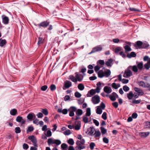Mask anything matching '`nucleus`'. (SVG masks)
Masks as SVG:
<instances>
[{"mask_svg":"<svg viewBox=\"0 0 150 150\" xmlns=\"http://www.w3.org/2000/svg\"><path fill=\"white\" fill-rule=\"evenodd\" d=\"M41 111L45 115H47L48 114V112L47 110L46 109H42Z\"/></svg>","mask_w":150,"mask_h":150,"instance_id":"obj_41","label":"nucleus"},{"mask_svg":"<svg viewBox=\"0 0 150 150\" xmlns=\"http://www.w3.org/2000/svg\"><path fill=\"white\" fill-rule=\"evenodd\" d=\"M127 97L129 100L131 99L133 97V94L131 91L127 94Z\"/></svg>","mask_w":150,"mask_h":150,"instance_id":"obj_37","label":"nucleus"},{"mask_svg":"<svg viewBox=\"0 0 150 150\" xmlns=\"http://www.w3.org/2000/svg\"><path fill=\"white\" fill-rule=\"evenodd\" d=\"M69 79L72 81L76 83L77 82V80L76 79V77H75L73 75H70L69 76Z\"/></svg>","mask_w":150,"mask_h":150,"instance_id":"obj_33","label":"nucleus"},{"mask_svg":"<svg viewBox=\"0 0 150 150\" xmlns=\"http://www.w3.org/2000/svg\"><path fill=\"white\" fill-rule=\"evenodd\" d=\"M84 101V99L83 98H80L78 100V102L79 104H81L83 103Z\"/></svg>","mask_w":150,"mask_h":150,"instance_id":"obj_48","label":"nucleus"},{"mask_svg":"<svg viewBox=\"0 0 150 150\" xmlns=\"http://www.w3.org/2000/svg\"><path fill=\"white\" fill-rule=\"evenodd\" d=\"M72 86L71 82L69 81H67L64 83V87L63 88V90H65L66 88H68Z\"/></svg>","mask_w":150,"mask_h":150,"instance_id":"obj_11","label":"nucleus"},{"mask_svg":"<svg viewBox=\"0 0 150 150\" xmlns=\"http://www.w3.org/2000/svg\"><path fill=\"white\" fill-rule=\"evenodd\" d=\"M142 42L140 41H138L136 42V45H135V47H137L139 49H142Z\"/></svg>","mask_w":150,"mask_h":150,"instance_id":"obj_20","label":"nucleus"},{"mask_svg":"<svg viewBox=\"0 0 150 150\" xmlns=\"http://www.w3.org/2000/svg\"><path fill=\"white\" fill-rule=\"evenodd\" d=\"M91 101L94 104L98 103L100 101V98L98 95H95L92 98Z\"/></svg>","mask_w":150,"mask_h":150,"instance_id":"obj_5","label":"nucleus"},{"mask_svg":"<svg viewBox=\"0 0 150 150\" xmlns=\"http://www.w3.org/2000/svg\"><path fill=\"white\" fill-rule=\"evenodd\" d=\"M28 145L25 143H24L23 145V148L24 149L26 150L28 148Z\"/></svg>","mask_w":150,"mask_h":150,"instance_id":"obj_62","label":"nucleus"},{"mask_svg":"<svg viewBox=\"0 0 150 150\" xmlns=\"http://www.w3.org/2000/svg\"><path fill=\"white\" fill-rule=\"evenodd\" d=\"M68 143L70 145H73L74 144V142L72 139L71 138L68 140Z\"/></svg>","mask_w":150,"mask_h":150,"instance_id":"obj_50","label":"nucleus"},{"mask_svg":"<svg viewBox=\"0 0 150 150\" xmlns=\"http://www.w3.org/2000/svg\"><path fill=\"white\" fill-rule=\"evenodd\" d=\"M44 40L42 38L39 37L38 38V44L39 45L43 43Z\"/></svg>","mask_w":150,"mask_h":150,"instance_id":"obj_43","label":"nucleus"},{"mask_svg":"<svg viewBox=\"0 0 150 150\" xmlns=\"http://www.w3.org/2000/svg\"><path fill=\"white\" fill-rule=\"evenodd\" d=\"M104 76L106 77H108L111 74V71L110 70L107 69L106 71H103Z\"/></svg>","mask_w":150,"mask_h":150,"instance_id":"obj_23","label":"nucleus"},{"mask_svg":"<svg viewBox=\"0 0 150 150\" xmlns=\"http://www.w3.org/2000/svg\"><path fill=\"white\" fill-rule=\"evenodd\" d=\"M136 64H137V67L138 69L140 70H142L143 67V64L142 62H136Z\"/></svg>","mask_w":150,"mask_h":150,"instance_id":"obj_15","label":"nucleus"},{"mask_svg":"<svg viewBox=\"0 0 150 150\" xmlns=\"http://www.w3.org/2000/svg\"><path fill=\"white\" fill-rule=\"evenodd\" d=\"M17 110L16 109H11L10 111V114L13 116L17 114Z\"/></svg>","mask_w":150,"mask_h":150,"instance_id":"obj_29","label":"nucleus"},{"mask_svg":"<svg viewBox=\"0 0 150 150\" xmlns=\"http://www.w3.org/2000/svg\"><path fill=\"white\" fill-rule=\"evenodd\" d=\"M22 120H23L22 117L21 116H18L16 118V120L18 122H20Z\"/></svg>","mask_w":150,"mask_h":150,"instance_id":"obj_44","label":"nucleus"},{"mask_svg":"<svg viewBox=\"0 0 150 150\" xmlns=\"http://www.w3.org/2000/svg\"><path fill=\"white\" fill-rule=\"evenodd\" d=\"M50 22L46 21H44L42 22L39 24H37L34 23V25L36 26H38L39 28H40L41 27L43 28L47 27L49 24Z\"/></svg>","mask_w":150,"mask_h":150,"instance_id":"obj_3","label":"nucleus"},{"mask_svg":"<svg viewBox=\"0 0 150 150\" xmlns=\"http://www.w3.org/2000/svg\"><path fill=\"white\" fill-rule=\"evenodd\" d=\"M28 138L33 143V145L35 147H38V145L37 144V141L36 138L33 135L29 136Z\"/></svg>","mask_w":150,"mask_h":150,"instance_id":"obj_4","label":"nucleus"},{"mask_svg":"<svg viewBox=\"0 0 150 150\" xmlns=\"http://www.w3.org/2000/svg\"><path fill=\"white\" fill-rule=\"evenodd\" d=\"M7 43L5 39H0V46L2 47L6 45Z\"/></svg>","mask_w":150,"mask_h":150,"instance_id":"obj_24","label":"nucleus"},{"mask_svg":"<svg viewBox=\"0 0 150 150\" xmlns=\"http://www.w3.org/2000/svg\"><path fill=\"white\" fill-rule=\"evenodd\" d=\"M107 114L106 112H104L102 116V118L104 119V120H106L107 118V117L106 116Z\"/></svg>","mask_w":150,"mask_h":150,"instance_id":"obj_53","label":"nucleus"},{"mask_svg":"<svg viewBox=\"0 0 150 150\" xmlns=\"http://www.w3.org/2000/svg\"><path fill=\"white\" fill-rule=\"evenodd\" d=\"M95 146V144L93 142L91 143L90 144V149L91 150H93L94 149V147Z\"/></svg>","mask_w":150,"mask_h":150,"instance_id":"obj_60","label":"nucleus"},{"mask_svg":"<svg viewBox=\"0 0 150 150\" xmlns=\"http://www.w3.org/2000/svg\"><path fill=\"white\" fill-rule=\"evenodd\" d=\"M15 132L16 133H19L21 132V130L19 127H16L15 129Z\"/></svg>","mask_w":150,"mask_h":150,"instance_id":"obj_58","label":"nucleus"},{"mask_svg":"<svg viewBox=\"0 0 150 150\" xmlns=\"http://www.w3.org/2000/svg\"><path fill=\"white\" fill-rule=\"evenodd\" d=\"M98 75V76L99 78H102L104 77L103 71H100L97 73Z\"/></svg>","mask_w":150,"mask_h":150,"instance_id":"obj_34","label":"nucleus"},{"mask_svg":"<svg viewBox=\"0 0 150 150\" xmlns=\"http://www.w3.org/2000/svg\"><path fill=\"white\" fill-rule=\"evenodd\" d=\"M50 88L51 91H53L56 89V86L54 84H52L50 86Z\"/></svg>","mask_w":150,"mask_h":150,"instance_id":"obj_51","label":"nucleus"},{"mask_svg":"<svg viewBox=\"0 0 150 150\" xmlns=\"http://www.w3.org/2000/svg\"><path fill=\"white\" fill-rule=\"evenodd\" d=\"M67 145L64 143L62 144L61 145V147L62 150H67Z\"/></svg>","mask_w":150,"mask_h":150,"instance_id":"obj_39","label":"nucleus"},{"mask_svg":"<svg viewBox=\"0 0 150 150\" xmlns=\"http://www.w3.org/2000/svg\"><path fill=\"white\" fill-rule=\"evenodd\" d=\"M52 134V132L50 130H48L47 131V134L46 136L47 137H50L51 136Z\"/></svg>","mask_w":150,"mask_h":150,"instance_id":"obj_59","label":"nucleus"},{"mask_svg":"<svg viewBox=\"0 0 150 150\" xmlns=\"http://www.w3.org/2000/svg\"><path fill=\"white\" fill-rule=\"evenodd\" d=\"M100 68L101 67L99 66L98 65L94 67L95 71L96 73H97L99 71H98L99 70Z\"/></svg>","mask_w":150,"mask_h":150,"instance_id":"obj_45","label":"nucleus"},{"mask_svg":"<svg viewBox=\"0 0 150 150\" xmlns=\"http://www.w3.org/2000/svg\"><path fill=\"white\" fill-rule=\"evenodd\" d=\"M2 22L5 25H7L9 23V19L8 18L4 15L1 16Z\"/></svg>","mask_w":150,"mask_h":150,"instance_id":"obj_10","label":"nucleus"},{"mask_svg":"<svg viewBox=\"0 0 150 150\" xmlns=\"http://www.w3.org/2000/svg\"><path fill=\"white\" fill-rule=\"evenodd\" d=\"M79 142V141L78 140L76 142V144L77 146L76 147V150H81L85 149L86 147V146L83 145H82Z\"/></svg>","mask_w":150,"mask_h":150,"instance_id":"obj_6","label":"nucleus"},{"mask_svg":"<svg viewBox=\"0 0 150 150\" xmlns=\"http://www.w3.org/2000/svg\"><path fill=\"white\" fill-rule=\"evenodd\" d=\"M47 88V85H44L42 86L41 88V90L42 91H45Z\"/></svg>","mask_w":150,"mask_h":150,"instance_id":"obj_64","label":"nucleus"},{"mask_svg":"<svg viewBox=\"0 0 150 150\" xmlns=\"http://www.w3.org/2000/svg\"><path fill=\"white\" fill-rule=\"evenodd\" d=\"M150 134L149 132H140L139 134V136L142 138H145L148 136Z\"/></svg>","mask_w":150,"mask_h":150,"instance_id":"obj_19","label":"nucleus"},{"mask_svg":"<svg viewBox=\"0 0 150 150\" xmlns=\"http://www.w3.org/2000/svg\"><path fill=\"white\" fill-rule=\"evenodd\" d=\"M102 112V110L99 107H98L96 109V112L97 114L100 115Z\"/></svg>","mask_w":150,"mask_h":150,"instance_id":"obj_42","label":"nucleus"},{"mask_svg":"<svg viewBox=\"0 0 150 150\" xmlns=\"http://www.w3.org/2000/svg\"><path fill=\"white\" fill-rule=\"evenodd\" d=\"M102 50V48L100 46H98L94 47L93 48L91 51L89 53L90 54L98 52L101 51Z\"/></svg>","mask_w":150,"mask_h":150,"instance_id":"obj_7","label":"nucleus"},{"mask_svg":"<svg viewBox=\"0 0 150 150\" xmlns=\"http://www.w3.org/2000/svg\"><path fill=\"white\" fill-rule=\"evenodd\" d=\"M101 83L100 82H99L97 83L96 88L94 89L96 93H100L101 88Z\"/></svg>","mask_w":150,"mask_h":150,"instance_id":"obj_13","label":"nucleus"},{"mask_svg":"<svg viewBox=\"0 0 150 150\" xmlns=\"http://www.w3.org/2000/svg\"><path fill=\"white\" fill-rule=\"evenodd\" d=\"M57 112L60 113H62L63 114H67L68 112V110L67 109L62 110V108H59L57 110Z\"/></svg>","mask_w":150,"mask_h":150,"instance_id":"obj_18","label":"nucleus"},{"mask_svg":"<svg viewBox=\"0 0 150 150\" xmlns=\"http://www.w3.org/2000/svg\"><path fill=\"white\" fill-rule=\"evenodd\" d=\"M132 75V73L130 70H127L125 71L123 76L125 78H128Z\"/></svg>","mask_w":150,"mask_h":150,"instance_id":"obj_12","label":"nucleus"},{"mask_svg":"<svg viewBox=\"0 0 150 150\" xmlns=\"http://www.w3.org/2000/svg\"><path fill=\"white\" fill-rule=\"evenodd\" d=\"M78 88L79 90L82 91L84 88V86L82 83H79L78 85Z\"/></svg>","mask_w":150,"mask_h":150,"instance_id":"obj_35","label":"nucleus"},{"mask_svg":"<svg viewBox=\"0 0 150 150\" xmlns=\"http://www.w3.org/2000/svg\"><path fill=\"white\" fill-rule=\"evenodd\" d=\"M47 143L49 146H50L51 144H55L57 145L58 146L60 145L61 142V141L59 139H55L50 138L48 139Z\"/></svg>","mask_w":150,"mask_h":150,"instance_id":"obj_2","label":"nucleus"},{"mask_svg":"<svg viewBox=\"0 0 150 150\" xmlns=\"http://www.w3.org/2000/svg\"><path fill=\"white\" fill-rule=\"evenodd\" d=\"M69 116L70 117H73L74 116V112H76V115L81 116L83 114V112L82 110L78 109L77 110L76 108L74 106H72L70 107L69 109Z\"/></svg>","mask_w":150,"mask_h":150,"instance_id":"obj_1","label":"nucleus"},{"mask_svg":"<svg viewBox=\"0 0 150 150\" xmlns=\"http://www.w3.org/2000/svg\"><path fill=\"white\" fill-rule=\"evenodd\" d=\"M74 95L77 98H79L81 96V94L77 91L75 93Z\"/></svg>","mask_w":150,"mask_h":150,"instance_id":"obj_47","label":"nucleus"},{"mask_svg":"<svg viewBox=\"0 0 150 150\" xmlns=\"http://www.w3.org/2000/svg\"><path fill=\"white\" fill-rule=\"evenodd\" d=\"M123 89L125 92H127L129 91V88L127 86H124L123 87Z\"/></svg>","mask_w":150,"mask_h":150,"instance_id":"obj_56","label":"nucleus"},{"mask_svg":"<svg viewBox=\"0 0 150 150\" xmlns=\"http://www.w3.org/2000/svg\"><path fill=\"white\" fill-rule=\"evenodd\" d=\"M34 128L33 126H30L28 127V129L27 130V131H28L29 132H31L34 130Z\"/></svg>","mask_w":150,"mask_h":150,"instance_id":"obj_54","label":"nucleus"},{"mask_svg":"<svg viewBox=\"0 0 150 150\" xmlns=\"http://www.w3.org/2000/svg\"><path fill=\"white\" fill-rule=\"evenodd\" d=\"M149 45L148 43L146 41L142 42V49H147L149 48Z\"/></svg>","mask_w":150,"mask_h":150,"instance_id":"obj_17","label":"nucleus"},{"mask_svg":"<svg viewBox=\"0 0 150 150\" xmlns=\"http://www.w3.org/2000/svg\"><path fill=\"white\" fill-rule=\"evenodd\" d=\"M83 121L85 123H86L88 122V119L87 117L83 116Z\"/></svg>","mask_w":150,"mask_h":150,"instance_id":"obj_57","label":"nucleus"},{"mask_svg":"<svg viewBox=\"0 0 150 150\" xmlns=\"http://www.w3.org/2000/svg\"><path fill=\"white\" fill-rule=\"evenodd\" d=\"M113 60L112 59H110L108 60L106 62L105 64L108 67H111V64L112 63Z\"/></svg>","mask_w":150,"mask_h":150,"instance_id":"obj_27","label":"nucleus"},{"mask_svg":"<svg viewBox=\"0 0 150 150\" xmlns=\"http://www.w3.org/2000/svg\"><path fill=\"white\" fill-rule=\"evenodd\" d=\"M111 100L114 101L116 99V98H118V95L115 92H113L109 96Z\"/></svg>","mask_w":150,"mask_h":150,"instance_id":"obj_9","label":"nucleus"},{"mask_svg":"<svg viewBox=\"0 0 150 150\" xmlns=\"http://www.w3.org/2000/svg\"><path fill=\"white\" fill-rule=\"evenodd\" d=\"M136 56V54L134 52H132L130 54H127V56L129 58H131L132 57H135Z\"/></svg>","mask_w":150,"mask_h":150,"instance_id":"obj_26","label":"nucleus"},{"mask_svg":"<svg viewBox=\"0 0 150 150\" xmlns=\"http://www.w3.org/2000/svg\"><path fill=\"white\" fill-rule=\"evenodd\" d=\"M104 91L106 93L109 94L112 92L111 88L108 86L104 87L103 88Z\"/></svg>","mask_w":150,"mask_h":150,"instance_id":"obj_14","label":"nucleus"},{"mask_svg":"<svg viewBox=\"0 0 150 150\" xmlns=\"http://www.w3.org/2000/svg\"><path fill=\"white\" fill-rule=\"evenodd\" d=\"M35 117L36 116L35 114L32 113L29 114L27 116L28 119L30 120H32L33 118H35Z\"/></svg>","mask_w":150,"mask_h":150,"instance_id":"obj_22","label":"nucleus"},{"mask_svg":"<svg viewBox=\"0 0 150 150\" xmlns=\"http://www.w3.org/2000/svg\"><path fill=\"white\" fill-rule=\"evenodd\" d=\"M64 134L65 135H68L71 134V131L69 129L66 130L64 132Z\"/></svg>","mask_w":150,"mask_h":150,"instance_id":"obj_49","label":"nucleus"},{"mask_svg":"<svg viewBox=\"0 0 150 150\" xmlns=\"http://www.w3.org/2000/svg\"><path fill=\"white\" fill-rule=\"evenodd\" d=\"M94 135H95V138H96L100 136L101 133L99 131H96Z\"/></svg>","mask_w":150,"mask_h":150,"instance_id":"obj_36","label":"nucleus"},{"mask_svg":"<svg viewBox=\"0 0 150 150\" xmlns=\"http://www.w3.org/2000/svg\"><path fill=\"white\" fill-rule=\"evenodd\" d=\"M81 124L79 123V124H78L76 125L75 127L74 128L76 130H78L80 129L81 127Z\"/></svg>","mask_w":150,"mask_h":150,"instance_id":"obj_52","label":"nucleus"},{"mask_svg":"<svg viewBox=\"0 0 150 150\" xmlns=\"http://www.w3.org/2000/svg\"><path fill=\"white\" fill-rule=\"evenodd\" d=\"M145 128L150 129V122L148 121L146 122L144 125Z\"/></svg>","mask_w":150,"mask_h":150,"instance_id":"obj_40","label":"nucleus"},{"mask_svg":"<svg viewBox=\"0 0 150 150\" xmlns=\"http://www.w3.org/2000/svg\"><path fill=\"white\" fill-rule=\"evenodd\" d=\"M122 50V48L120 47H116L115 50L114 52L117 54H119L120 52H119L121 51Z\"/></svg>","mask_w":150,"mask_h":150,"instance_id":"obj_31","label":"nucleus"},{"mask_svg":"<svg viewBox=\"0 0 150 150\" xmlns=\"http://www.w3.org/2000/svg\"><path fill=\"white\" fill-rule=\"evenodd\" d=\"M100 129L102 135L106 133L107 130L105 129L103 127H101Z\"/></svg>","mask_w":150,"mask_h":150,"instance_id":"obj_32","label":"nucleus"},{"mask_svg":"<svg viewBox=\"0 0 150 150\" xmlns=\"http://www.w3.org/2000/svg\"><path fill=\"white\" fill-rule=\"evenodd\" d=\"M76 75L75 77L77 80V82L78 81L79 82L81 81L83 79V76L82 74H79L78 73L76 72L75 74Z\"/></svg>","mask_w":150,"mask_h":150,"instance_id":"obj_8","label":"nucleus"},{"mask_svg":"<svg viewBox=\"0 0 150 150\" xmlns=\"http://www.w3.org/2000/svg\"><path fill=\"white\" fill-rule=\"evenodd\" d=\"M144 66L146 69L148 70L150 68V64L149 63L147 62L144 64Z\"/></svg>","mask_w":150,"mask_h":150,"instance_id":"obj_46","label":"nucleus"},{"mask_svg":"<svg viewBox=\"0 0 150 150\" xmlns=\"http://www.w3.org/2000/svg\"><path fill=\"white\" fill-rule=\"evenodd\" d=\"M93 123L95 124L96 125L98 126L99 125V122L96 119H93Z\"/></svg>","mask_w":150,"mask_h":150,"instance_id":"obj_63","label":"nucleus"},{"mask_svg":"<svg viewBox=\"0 0 150 150\" xmlns=\"http://www.w3.org/2000/svg\"><path fill=\"white\" fill-rule=\"evenodd\" d=\"M139 84L140 86H141L143 87H145V83L143 81H140L139 82Z\"/></svg>","mask_w":150,"mask_h":150,"instance_id":"obj_55","label":"nucleus"},{"mask_svg":"<svg viewBox=\"0 0 150 150\" xmlns=\"http://www.w3.org/2000/svg\"><path fill=\"white\" fill-rule=\"evenodd\" d=\"M128 68L132 69V71L135 73L137 72L138 69L137 65L130 66L128 67Z\"/></svg>","mask_w":150,"mask_h":150,"instance_id":"obj_21","label":"nucleus"},{"mask_svg":"<svg viewBox=\"0 0 150 150\" xmlns=\"http://www.w3.org/2000/svg\"><path fill=\"white\" fill-rule=\"evenodd\" d=\"M134 90L139 94L140 96H142L144 94V93L142 90L138 88L135 87L134 88Z\"/></svg>","mask_w":150,"mask_h":150,"instance_id":"obj_16","label":"nucleus"},{"mask_svg":"<svg viewBox=\"0 0 150 150\" xmlns=\"http://www.w3.org/2000/svg\"><path fill=\"white\" fill-rule=\"evenodd\" d=\"M103 141L105 143L108 144L109 142V140L107 138L104 137L103 138Z\"/></svg>","mask_w":150,"mask_h":150,"instance_id":"obj_61","label":"nucleus"},{"mask_svg":"<svg viewBox=\"0 0 150 150\" xmlns=\"http://www.w3.org/2000/svg\"><path fill=\"white\" fill-rule=\"evenodd\" d=\"M95 90L94 89H92L91 90L89 91V93L90 95L89 94H87L86 95L88 97H91V96H93L96 93Z\"/></svg>","mask_w":150,"mask_h":150,"instance_id":"obj_28","label":"nucleus"},{"mask_svg":"<svg viewBox=\"0 0 150 150\" xmlns=\"http://www.w3.org/2000/svg\"><path fill=\"white\" fill-rule=\"evenodd\" d=\"M90 131L89 132V134L90 135H93L94 134V132H96L95 129L93 127H90Z\"/></svg>","mask_w":150,"mask_h":150,"instance_id":"obj_25","label":"nucleus"},{"mask_svg":"<svg viewBox=\"0 0 150 150\" xmlns=\"http://www.w3.org/2000/svg\"><path fill=\"white\" fill-rule=\"evenodd\" d=\"M91 115V109L90 108H87L86 110V116H90Z\"/></svg>","mask_w":150,"mask_h":150,"instance_id":"obj_38","label":"nucleus"},{"mask_svg":"<svg viewBox=\"0 0 150 150\" xmlns=\"http://www.w3.org/2000/svg\"><path fill=\"white\" fill-rule=\"evenodd\" d=\"M125 49V52H130L132 50V49L130 47V46L128 45H126L124 47Z\"/></svg>","mask_w":150,"mask_h":150,"instance_id":"obj_30","label":"nucleus"}]
</instances>
